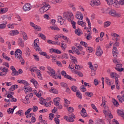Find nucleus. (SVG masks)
Wrapping results in <instances>:
<instances>
[{
    "mask_svg": "<svg viewBox=\"0 0 124 124\" xmlns=\"http://www.w3.org/2000/svg\"><path fill=\"white\" fill-rule=\"evenodd\" d=\"M63 18L64 19V21L65 20H68L69 22H71L72 24L73 28L75 30L76 29V22L75 21L72 20L74 18V16H73V14L71 12H68L63 14Z\"/></svg>",
    "mask_w": 124,
    "mask_h": 124,
    "instance_id": "1",
    "label": "nucleus"
},
{
    "mask_svg": "<svg viewBox=\"0 0 124 124\" xmlns=\"http://www.w3.org/2000/svg\"><path fill=\"white\" fill-rule=\"evenodd\" d=\"M15 56L17 60H19L21 62L22 65H24V64H25V60H24V59L23 58V54L21 49H16L15 52Z\"/></svg>",
    "mask_w": 124,
    "mask_h": 124,
    "instance_id": "2",
    "label": "nucleus"
},
{
    "mask_svg": "<svg viewBox=\"0 0 124 124\" xmlns=\"http://www.w3.org/2000/svg\"><path fill=\"white\" fill-rule=\"evenodd\" d=\"M108 14L110 15V16H113V17H121V14L117 13V12L114 10L109 11Z\"/></svg>",
    "mask_w": 124,
    "mask_h": 124,
    "instance_id": "3",
    "label": "nucleus"
},
{
    "mask_svg": "<svg viewBox=\"0 0 124 124\" xmlns=\"http://www.w3.org/2000/svg\"><path fill=\"white\" fill-rule=\"evenodd\" d=\"M31 9V5L29 3L25 4L23 7V10L25 12H28Z\"/></svg>",
    "mask_w": 124,
    "mask_h": 124,
    "instance_id": "4",
    "label": "nucleus"
},
{
    "mask_svg": "<svg viewBox=\"0 0 124 124\" xmlns=\"http://www.w3.org/2000/svg\"><path fill=\"white\" fill-rule=\"evenodd\" d=\"M102 54H103V51H102V49L100 48V46H97L96 55L98 57H101Z\"/></svg>",
    "mask_w": 124,
    "mask_h": 124,
    "instance_id": "5",
    "label": "nucleus"
},
{
    "mask_svg": "<svg viewBox=\"0 0 124 124\" xmlns=\"http://www.w3.org/2000/svg\"><path fill=\"white\" fill-rule=\"evenodd\" d=\"M42 5L43 7H44L45 11L46 12V11H48L49 10V8L51 7V6L50 5L46 3V2H43Z\"/></svg>",
    "mask_w": 124,
    "mask_h": 124,
    "instance_id": "6",
    "label": "nucleus"
},
{
    "mask_svg": "<svg viewBox=\"0 0 124 124\" xmlns=\"http://www.w3.org/2000/svg\"><path fill=\"white\" fill-rule=\"evenodd\" d=\"M18 44L19 45V46H20V47H22V48H23L25 44L24 43V41L23 40V39H22V38H19L18 39Z\"/></svg>",
    "mask_w": 124,
    "mask_h": 124,
    "instance_id": "7",
    "label": "nucleus"
},
{
    "mask_svg": "<svg viewBox=\"0 0 124 124\" xmlns=\"http://www.w3.org/2000/svg\"><path fill=\"white\" fill-rule=\"evenodd\" d=\"M9 35H11L13 36L14 35H17V34H19V31L17 30H13L10 31L9 33Z\"/></svg>",
    "mask_w": 124,
    "mask_h": 124,
    "instance_id": "8",
    "label": "nucleus"
},
{
    "mask_svg": "<svg viewBox=\"0 0 124 124\" xmlns=\"http://www.w3.org/2000/svg\"><path fill=\"white\" fill-rule=\"evenodd\" d=\"M50 50L51 51V54H53V53H55V54H58V55L62 54V51L57 48H51Z\"/></svg>",
    "mask_w": 124,
    "mask_h": 124,
    "instance_id": "9",
    "label": "nucleus"
},
{
    "mask_svg": "<svg viewBox=\"0 0 124 124\" xmlns=\"http://www.w3.org/2000/svg\"><path fill=\"white\" fill-rule=\"evenodd\" d=\"M64 19L62 18V17L61 16H58V22L60 23L61 25H63L64 23Z\"/></svg>",
    "mask_w": 124,
    "mask_h": 124,
    "instance_id": "10",
    "label": "nucleus"
},
{
    "mask_svg": "<svg viewBox=\"0 0 124 124\" xmlns=\"http://www.w3.org/2000/svg\"><path fill=\"white\" fill-rule=\"evenodd\" d=\"M34 49L36 51H41V48L39 47V44L38 43H34Z\"/></svg>",
    "mask_w": 124,
    "mask_h": 124,
    "instance_id": "11",
    "label": "nucleus"
},
{
    "mask_svg": "<svg viewBox=\"0 0 124 124\" xmlns=\"http://www.w3.org/2000/svg\"><path fill=\"white\" fill-rule=\"evenodd\" d=\"M64 120H66L67 121V122H73L74 121V118H73V117H68L66 116H65L64 117Z\"/></svg>",
    "mask_w": 124,
    "mask_h": 124,
    "instance_id": "12",
    "label": "nucleus"
},
{
    "mask_svg": "<svg viewBox=\"0 0 124 124\" xmlns=\"http://www.w3.org/2000/svg\"><path fill=\"white\" fill-rule=\"evenodd\" d=\"M81 115L83 118H86V117H87V112H86V109H85V108H82V109L81 110Z\"/></svg>",
    "mask_w": 124,
    "mask_h": 124,
    "instance_id": "13",
    "label": "nucleus"
},
{
    "mask_svg": "<svg viewBox=\"0 0 124 124\" xmlns=\"http://www.w3.org/2000/svg\"><path fill=\"white\" fill-rule=\"evenodd\" d=\"M47 73L50 76H52L53 78H55L56 76H57V74H56V72H52V71H47Z\"/></svg>",
    "mask_w": 124,
    "mask_h": 124,
    "instance_id": "14",
    "label": "nucleus"
},
{
    "mask_svg": "<svg viewBox=\"0 0 124 124\" xmlns=\"http://www.w3.org/2000/svg\"><path fill=\"white\" fill-rule=\"evenodd\" d=\"M7 22L5 21L4 23L0 24V29L1 30H4L5 28H6V24Z\"/></svg>",
    "mask_w": 124,
    "mask_h": 124,
    "instance_id": "15",
    "label": "nucleus"
},
{
    "mask_svg": "<svg viewBox=\"0 0 124 124\" xmlns=\"http://www.w3.org/2000/svg\"><path fill=\"white\" fill-rule=\"evenodd\" d=\"M113 6L116 8H119L120 7V4H119V1H116L112 3Z\"/></svg>",
    "mask_w": 124,
    "mask_h": 124,
    "instance_id": "16",
    "label": "nucleus"
},
{
    "mask_svg": "<svg viewBox=\"0 0 124 124\" xmlns=\"http://www.w3.org/2000/svg\"><path fill=\"white\" fill-rule=\"evenodd\" d=\"M61 74L62 75V76H64V78H66V79H67L69 77V75H67L66 72H65V71H62Z\"/></svg>",
    "mask_w": 124,
    "mask_h": 124,
    "instance_id": "17",
    "label": "nucleus"
},
{
    "mask_svg": "<svg viewBox=\"0 0 124 124\" xmlns=\"http://www.w3.org/2000/svg\"><path fill=\"white\" fill-rule=\"evenodd\" d=\"M95 124H105L104 121L102 119H98L96 120Z\"/></svg>",
    "mask_w": 124,
    "mask_h": 124,
    "instance_id": "18",
    "label": "nucleus"
},
{
    "mask_svg": "<svg viewBox=\"0 0 124 124\" xmlns=\"http://www.w3.org/2000/svg\"><path fill=\"white\" fill-rule=\"evenodd\" d=\"M16 115H20V117L24 116V111L23 110H18L16 113Z\"/></svg>",
    "mask_w": 124,
    "mask_h": 124,
    "instance_id": "19",
    "label": "nucleus"
},
{
    "mask_svg": "<svg viewBox=\"0 0 124 124\" xmlns=\"http://www.w3.org/2000/svg\"><path fill=\"white\" fill-rule=\"evenodd\" d=\"M74 71L75 74H77L79 77H83V73H82V72H81L80 71L77 72L76 70H75V69L74 70Z\"/></svg>",
    "mask_w": 124,
    "mask_h": 124,
    "instance_id": "20",
    "label": "nucleus"
},
{
    "mask_svg": "<svg viewBox=\"0 0 124 124\" xmlns=\"http://www.w3.org/2000/svg\"><path fill=\"white\" fill-rule=\"evenodd\" d=\"M37 74L38 75V78L39 79H40V80H42V76L41 75V71L40 70H38L37 71Z\"/></svg>",
    "mask_w": 124,
    "mask_h": 124,
    "instance_id": "21",
    "label": "nucleus"
},
{
    "mask_svg": "<svg viewBox=\"0 0 124 124\" xmlns=\"http://www.w3.org/2000/svg\"><path fill=\"white\" fill-rule=\"evenodd\" d=\"M76 94L77 97H78V98H79L80 99H82V93H81L80 92H77Z\"/></svg>",
    "mask_w": 124,
    "mask_h": 124,
    "instance_id": "22",
    "label": "nucleus"
},
{
    "mask_svg": "<svg viewBox=\"0 0 124 124\" xmlns=\"http://www.w3.org/2000/svg\"><path fill=\"white\" fill-rule=\"evenodd\" d=\"M112 102L113 105L116 106V107H118L119 106V102L116 100L115 99H112Z\"/></svg>",
    "mask_w": 124,
    "mask_h": 124,
    "instance_id": "23",
    "label": "nucleus"
},
{
    "mask_svg": "<svg viewBox=\"0 0 124 124\" xmlns=\"http://www.w3.org/2000/svg\"><path fill=\"white\" fill-rule=\"evenodd\" d=\"M38 35L39 36V37H41V38L42 39H43V40H46V37L45 36L44 34L41 33H40L38 34Z\"/></svg>",
    "mask_w": 124,
    "mask_h": 124,
    "instance_id": "24",
    "label": "nucleus"
},
{
    "mask_svg": "<svg viewBox=\"0 0 124 124\" xmlns=\"http://www.w3.org/2000/svg\"><path fill=\"white\" fill-rule=\"evenodd\" d=\"M60 85L62 88H64L65 89H66L67 87H68V85H67V84L64 83V82H61L60 83Z\"/></svg>",
    "mask_w": 124,
    "mask_h": 124,
    "instance_id": "25",
    "label": "nucleus"
},
{
    "mask_svg": "<svg viewBox=\"0 0 124 124\" xmlns=\"http://www.w3.org/2000/svg\"><path fill=\"white\" fill-rule=\"evenodd\" d=\"M85 95L87 96H89V97H92V96H93V93L92 92L90 93V92H86L85 93Z\"/></svg>",
    "mask_w": 124,
    "mask_h": 124,
    "instance_id": "26",
    "label": "nucleus"
},
{
    "mask_svg": "<svg viewBox=\"0 0 124 124\" xmlns=\"http://www.w3.org/2000/svg\"><path fill=\"white\" fill-rule=\"evenodd\" d=\"M27 56L29 57L30 55H31V50H30V48L29 47H27L26 50V53Z\"/></svg>",
    "mask_w": 124,
    "mask_h": 124,
    "instance_id": "27",
    "label": "nucleus"
},
{
    "mask_svg": "<svg viewBox=\"0 0 124 124\" xmlns=\"http://www.w3.org/2000/svg\"><path fill=\"white\" fill-rule=\"evenodd\" d=\"M8 11V9L7 8H1L0 10L1 13H6Z\"/></svg>",
    "mask_w": 124,
    "mask_h": 124,
    "instance_id": "28",
    "label": "nucleus"
},
{
    "mask_svg": "<svg viewBox=\"0 0 124 124\" xmlns=\"http://www.w3.org/2000/svg\"><path fill=\"white\" fill-rule=\"evenodd\" d=\"M11 75L12 76H16V75L18 76L19 75V73L18 72V71L16 70V71L12 72Z\"/></svg>",
    "mask_w": 124,
    "mask_h": 124,
    "instance_id": "29",
    "label": "nucleus"
},
{
    "mask_svg": "<svg viewBox=\"0 0 124 124\" xmlns=\"http://www.w3.org/2000/svg\"><path fill=\"white\" fill-rule=\"evenodd\" d=\"M110 25H111V22L110 21H106L104 23V27H106V28H107V27H109Z\"/></svg>",
    "mask_w": 124,
    "mask_h": 124,
    "instance_id": "30",
    "label": "nucleus"
},
{
    "mask_svg": "<svg viewBox=\"0 0 124 124\" xmlns=\"http://www.w3.org/2000/svg\"><path fill=\"white\" fill-rule=\"evenodd\" d=\"M93 67V68H91V70H93V71H94V72H95V71H96V69H97L98 67V65H97V64H95L94 67Z\"/></svg>",
    "mask_w": 124,
    "mask_h": 124,
    "instance_id": "31",
    "label": "nucleus"
},
{
    "mask_svg": "<svg viewBox=\"0 0 124 124\" xmlns=\"http://www.w3.org/2000/svg\"><path fill=\"white\" fill-rule=\"evenodd\" d=\"M113 56L115 58H116L118 57V52L115 51V50H112Z\"/></svg>",
    "mask_w": 124,
    "mask_h": 124,
    "instance_id": "32",
    "label": "nucleus"
},
{
    "mask_svg": "<svg viewBox=\"0 0 124 124\" xmlns=\"http://www.w3.org/2000/svg\"><path fill=\"white\" fill-rule=\"evenodd\" d=\"M92 34V32H89L87 36H86V39L87 40H91V39H92V35H91Z\"/></svg>",
    "mask_w": 124,
    "mask_h": 124,
    "instance_id": "33",
    "label": "nucleus"
},
{
    "mask_svg": "<svg viewBox=\"0 0 124 124\" xmlns=\"http://www.w3.org/2000/svg\"><path fill=\"white\" fill-rule=\"evenodd\" d=\"M117 98L119 102H121V103H123V101H124V98H123L122 97L120 96V95L117 96Z\"/></svg>",
    "mask_w": 124,
    "mask_h": 124,
    "instance_id": "34",
    "label": "nucleus"
},
{
    "mask_svg": "<svg viewBox=\"0 0 124 124\" xmlns=\"http://www.w3.org/2000/svg\"><path fill=\"white\" fill-rule=\"evenodd\" d=\"M71 89L72 90V91H73V92H74V93H75L77 91V87H76V86H73L71 87Z\"/></svg>",
    "mask_w": 124,
    "mask_h": 124,
    "instance_id": "35",
    "label": "nucleus"
},
{
    "mask_svg": "<svg viewBox=\"0 0 124 124\" xmlns=\"http://www.w3.org/2000/svg\"><path fill=\"white\" fill-rule=\"evenodd\" d=\"M34 29V30L38 31H41V27H40L39 26L36 25Z\"/></svg>",
    "mask_w": 124,
    "mask_h": 124,
    "instance_id": "36",
    "label": "nucleus"
},
{
    "mask_svg": "<svg viewBox=\"0 0 124 124\" xmlns=\"http://www.w3.org/2000/svg\"><path fill=\"white\" fill-rule=\"evenodd\" d=\"M62 59H68V55H67V54L66 53H63L62 55Z\"/></svg>",
    "mask_w": 124,
    "mask_h": 124,
    "instance_id": "37",
    "label": "nucleus"
},
{
    "mask_svg": "<svg viewBox=\"0 0 124 124\" xmlns=\"http://www.w3.org/2000/svg\"><path fill=\"white\" fill-rule=\"evenodd\" d=\"M80 90H81L82 92H83V93H84V92L87 91V89H86V88H85L84 85H82L81 86H80Z\"/></svg>",
    "mask_w": 124,
    "mask_h": 124,
    "instance_id": "38",
    "label": "nucleus"
},
{
    "mask_svg": "<svg viewBox=\"0 0 124 124\" xmlns=\"http://www.w3.org/2000/svg\"><path fill=\"white\" fill-rule=\"evenodd\" d=\"M50 28L53 31H60V29L55 26H51Z\"/></svg>",
    "mask_w": 124,
    "mask_h": 124,
    "instance_id": "39",
    "label": "nucleus"
},
{
    "mask_svg": "<svg viewBox=\"0 0 124 124\" xmlns=\"http://www.w3.org/2000/svg\"><path fill=\"white\" fill-rule=\"evenodd\" d=\"M68 112H70V113H72V112H74V108L72 107H70L68 108Z\"/></svg>",
    "mask_w": 124,
    "mask_h": 124,
    "instance_id": "40",
    "label": "nucleus"
},
{
    "mask_svg": "<svg viewBox=\"0 0 124 124\" xmlns=\"http://www.w3.org/2000/svg\"><path fill=\"white\" fill-rule=\"evenodd\" d=\"M61 47L63 48V50L66 49V44L64 45V42L62 43Z\"/></svg>",
    "mask_w": 124,
    "mask_h": 124,
    "instance_id": "41",
    "label": "nucleus"
},
{
    "mask_svg": "<svg viewBox=\"0 0 124 124\" xmlns=\"http://www.w3.org/2000/svg\"><path fill=\"white\" fill-rule=\"evenodd\" d=\"M75 69H78V70H81V66L79 65H77V64L75 65Z\"/></svg>",
    "mask_w": 124,
    "mask_h": 124,
    "instance_id": "42",
    "label": "nucleus"
},
{
    "mask_svg": "<svg viewBox=\"0 0 124 124\" xmlns=\"http://www.w3.org/2000/svg\"><path fill=\"white\" fill-rule=\"evenodd\" d=\"M32 110V108H29L25 112V115H29V114H30V113L31 112V111Z\"/></svg>",
    "mask_w": 124,
    "mask_h": 124,
    "instance_id": "43",
    "label": "nucleus"
},
{
    "mask_svg": "<svg viewBox=\"0 0 124 124\" xmlns=\"http://www.w3.org/2000/svg\"><path fill=\"white\" fill-rule=\"evenodd\" d=\"M34 60L36 61V62H39V57L36 55H33Z\"/></svg>",
    "mask_w": 124,
    "mask_h": 124,
    "instance_id": "44",
    "label": "nucleus"
},
{
    "mask_svg": "<svg viewBox=\"0 0 124 124\" xmlns=\"http://www.w3.org/2000/svg\"><path fill=\"white\" fill-rule=\"evenodd\" d=\"M39 12L41 13V14L44 13V12H46L43 7H42L40 8Z\"/></svg>",
    "mask_w": 124,
    "mask_h": 124,
    "instance_id": "45",
    "label": "nucleus"
},
{
    "mask_svg": "<svg viewBox=\"0 0 124 124\" xmlns=\"http://www.w3.org/2000/svg\"><path fill=\"white\" fill-rule=\"evenodd\" d=\"M80 44L81 45H83V46H84V47H88V44L85 42L81 41Z\"/></svg>",
    "mask_w": 124,
    "mask_h": 124,
    "instance_id": "46",
    "label": "nucleus"
},
{
    "mask_svg": "<svg viewBox=\"0 0 124 124\" xmlns=\"http://www.w3.org/2000/svg\"><path fill=\"white\" fill-rule=\"evenodd\" d=\"M37 110H38V108L37 107V106H33L32 107L33 112H36Z\"/></svg>",
    "mask_w": 124,
    "mask_h": 124,
    "instance_id": "47",
    "label": "nucleus"
},
{
    "mask_svg": "<svg viewBox=\"0 0 124 124\" xmlns=\"http://www.w3.org/2000/svg\"><path fill=\"white\" fill-rule=\"evenodd\" d=\"M40 102H42L41 103V104H42V105H44V103H45V99H44V98H43V97H41L40 98Z\"/></svg>",
    "mask_w": 124,
    "mask_h": 124,
    "instance_id": "48",
    "label": "nucleus"
},
{
    "mask_svg": "<svg viewBox=\"0 0 124 124\" xmlns=\"http://www.w3.org/2000/svg\"><path fill=\"white\" fill-rule=\"evenodd\" d=\"M75 32L76 34H77L78 35V36H80V35H81V33H80V31H79V30L78 29H76L75 31Z\"/></svg>",
    "mask_w": 124,
    "mask_h": 124,
    "instance_id": "49",
    "label": "nucleus"
},
{
    "mask_svg": "<svg viewBox=\"0 0 124 124\" xmlns=\"http://www.w3.org/2000/svg\"><path fill=\"white\" fill-rule=\"evenodd\" d=\"M55 115L53 113H50L49 116V120H53V118H54Z\"/></svg>",
    "mask_w": 124,
    "mask_h": 124,
    "instance_id": "50",
    "label": "nucleus"
},
{
    "mask_svg": "<svg viewBox=\"0 0 124 124\" xmlns=\"http://www.w3.org/2000/svg\"><path fill=\"white\" fill-rule=\"evenodd\" d=\"M90 4L91 6H94L95 5V1L94 0H92L90 1Z\"/></svg>",
    "mask_w": 124,
    "mask_h": 124,
    "instance_id": "51",
    "label": "nucleus"
},
{
    "mask_svg": "<svg viewBox=\"0 0 124 124\" xmlns=\"http://www.w3.org/2000/svg\"><path fill=\"white\" fill-rule=\"evenodd\" d=\"M86 50H89V53H93V48L92 47H88L87 48H86Z\"/></svg>",
    "mask_w": 124,
    "mask_h": 124,
    "instance_id": "52",
    "label": "nucleus"
},
{
    "mask_svg": "<svg viewBox=\"0 0 124 124\" xmlns=\"http://www.w3.org/2000/svg\"><path fill=\"white\" fill-rule=\"evenodd\" d=\"M67 79H68V80H70V81H74V82H76V79L73 78L70 76H69Z\"/></svg>",
    "mask_w": 124,
    "mask_h": 124,
    "instance_id": "53",
    "label": "nucleus"
},
{
    "mask_svg": "<svg viewBox=\"0 0 124 124\" xmlns=\"http://www.w3.org/2000/svg\"><path fill=\"white\" fill-rule=\"evenodd\" d=\"M22 35L23 36V39L24 40H27V37H28V36H27V34L25 32H23Z\"/></svg>",
    "mask_w": 124,
    "mask_h": 124,
    "instance_id": "54",
    "label": "nucleus"
},
{
    "mask_svg": "<svg viewBox=\"0 0 124 124\" xmlns=\"http://www.w3.org/2000/svg\"><path fill=\"white\" fill-rule=\"evenodd\" d=\"M23 89H24V92L27 93H30L29 89L28 88H27L26 86H24Z\"/></svg>",
    "mask_w": 124,
    "mask_h": 124,
    "instance_id": "55",
    "label": "nucleus"
},
{
    "mask_svg": "<svg viewBox=\"0 0 124 124\" xmlns=\"http://www.w3.org/2000/svg\"><path fill=\"white\" fill-rule=\"evenodd\" d=\"M102 13L107 14L108 13V9H102Z\"/></svg>",
    "mask_w": 124,
    "mask_h": 124,
    "instance_id": "56",
    "label": "nucleus"
},
{
    "mask_svg": "<svg viewBox=\"0 0 124 124\" xmlns=\"http://www.w3.org/2000/svg\"><path fill=\"white\" fill-rule=\"evenodd\" d=\"M54 120L55 121V124H60V119H57V118H55Z\"/></svg>",
    "mask_w": 124,
    "mask_h": 124,
    "instance_id": "57",
    "label": "nucleus"
},
{
    "mask_svg": "<svg viewBox=\"0 0 124 124\" xmlns=\"http://www.w3.org/2000/svg\"><path fill=\"white\" fill-rule=\"evenodd\" d=\"M80 14H81L80 12H78V13L76 14V17L77 19H80Z\"/></svg>",
    "mask_w": 124,
    "mask_h": 124,
    "instance_id": "58",
    "label": "nucleus"
},
{
    "mask_svg": "<svg viewBox=\"0 0 124 124\" xmlns=\"http://www.w3.org/2000/svg\"><path fill=\"white\" fill-rule=\"evenodd\" d=\"M9 92H13V91H15V86H13V85H12L10 88H9Z\"/></svg>",
    "mask_w": 124,
    "mask_h": 124,
    "instance_id": "59",
    "label": "nucleus"
},
{
    "mask_svg": "<svg viewBox=\"0 0 124 124\" xmlns=\"http://www.w3.org/2000/svg\"><path fill=\"white\" fill-rule=\"evenodd\" d=\"M38 71V70H37V69H36V67H33L31 69V72H34V71Z\"/></svg>",
    "mask_w": 124,
    "mask_h": 124,
    "instance_id": "60",
    "label": "nucleus"
},
{
    "mask_svg": "<svg viewBox=\"0 0 124 124\" xmlns=\"http://www.w3.org/2000/svg\"><path fill=\"white\" fill-rule=\"evenodd\" d=\"M51 92H52L53 93H55V94H58V90L53 89L51 90Z\"/></svg>",
    "mask_w": 124,
    "mask_h": 124,
    "instance_id": "61",
    "label": "nucleus"
},
{
    "mask_svg": "<svg viewBox=\"0 0 124 124\" xmlns=\"http://www.w3.org/2000/svg\"><path fill=\"white\" fill-rule=\"evenodd\" d=\"M119 4L121 5H124V0H120L119 2Z\"/></svg>",
    "mask_w": 124,
    "mask_h": 124,
    "instance_id": "62",
    "label": "nucleus"
},
{
    "mask_svg": "<svg viewBox=\"0 0 124 124\" xmlns=\"http://www.w3.org/2000/svg\"><path fill=\"white\" fill-rule=\"evenodd\" d=\"M7 73L2 71L0 73V76H5L6 75Z\"/></svg>",
    "mask_w": 124,
    "mask_h": 124,
    "instance_id": "63",
    "label": "nucleus"
},
{
    "mask_svg": "<svg viewBox=\"0 0 124 124\" xmlns=\"http://www.w3.org/2000/svg\"><path fill=\"white\" fill-rule=\"evenodd\" d=\"M112 123H113L114 124H119V122H118L116 119H113L112 120Z\"/></svg>",
    "mask_w": 124,
    "mask_h": 124,
    "instance_id": "64",
    "label": "nucleus"
}]
</instances>
